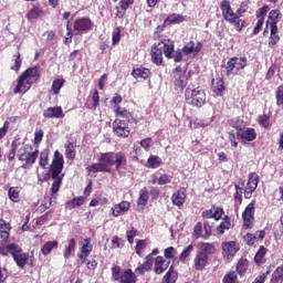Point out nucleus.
<instances>
[{"label": "nucleus", "instance_id": "25", "mask_svg": "<svg viewBox=\"0 0 283 283\" xmlns=\"http://www.w3.org/2000/svg\"><path fill=\"white\" fill-rule=\"evenodd\" d=\"M134 4V0H120L118 2L117 7V17L119 19H123L125 17V12H127V9Z\"/></svg>", "mask_w": 283, "mask_h": 283}, {"label": "nucleus", "instance_id": "12", "mask_svg": "<svg viewBox=\"0 0 283 283\" xmlns=\"http://www.w3.org/2000/svg\"><path fill=\"white\" fill-rule=\"evenodd\" d=\"M171 82L177 90H185V87H187V71L177 66L172 72Z\"/></svg>", "mask_w": 283, "mask_h": 283}, {"label": "nucleus", "instance_id": "35", "mask_svg": "<svg viewBox=\"0 0 283 283\" xmlns=\"http://www.w3.org/2000/svg\"><path fill=\"white\" fill-rule=\"evenodd\" d=\"M163 165V159L158 156H150L147 160L146 167L149 169H158Z\"/></svg>", "mask_w": 283, "mask_h": 283}, {"label": "nucleus", "instance_id": "1", "mask_svg": "<svg viewBox=\"0 0 283 283\" xmlns=\"http://www.w3.org/2000/svg\"><path fill=\"white\" fill-rule=\"evenodd\" d=\"M18 151V153H17ZM18 156V160L25 163L23 168L32 167L39 158V150L32 153V146L21 143L20 139H14L11 144V149L9 151V160H14V157Z\"/></svg>", "mask_w": 283, "mask_h": 283}, {"label": "nucleus", "instance_id": "15", "mask_svg": "<svg viewBox=\"0 0 283 283\" xmlns=\"http://www.w3.org/2000/svg\"><path fill=\"white\" fill-rule=\"evenodd\" d=\"M81 247V254L78 255L82 264H85L87 258H90V253H92V239L87 238L80 242Z\"/></svg>", "mask_w": 283, "mask_h": 283}, {"label": "nucleus", "instance_id": "46", "mask_svg": "<svg viewBox=\"0 0 283 283\" xmlns=\"http://www.w3.org/2000/svg\"><path fill=\"white\" fill-rule=\"evenodd\" d=\"M198 238H205L203 226L200 222H198L193 229V239L198 240Z\"/></svg>", "mask_w": 283, "mask_h": 283}, {"label": "nucleus", "instance_id": "44", "mask_svg": "<svg viewBox=\"0 0 283 283\" xmlns=\"http://www.w3.org/2000/svg\"><path fill=\"white\" fill-rule=\"evenodd\" d=\"M193 253V244H189L187 248L184 249L181 254L179 255L180 262H187V258Z\"/></svg>", "mask_w": 283, "mask_h": 283}, {"label": "nucleus", "instance_id": "40", "mask_svg": "<svg viewBox=\"0 0 283 283\" xmlns=\"http://www.w3.org/2000/svg\"><path fill=\"white\" fill-rule=\"evenodd\" d=\"M116 116H119V118H125L124 120H127L129 123V120H132V118H134L132 116V113H129L127 109L122 108V107H117L115 109Z\"/></svg>", "mask_w": 283, "mask_h": 283}, {"label": "nucleus", "instance_id": "11", "mask_svg": "<svg viewBox=\"0 0 283 283\" xmlns=\"http://www.w3.org/2000/svg\"><path fill=\"white\" fill-rule=\"evenodd\" d=\"M113 132L118 138H129L132 129L129 128V122L117 118L113 123Z\"/></svg>", "mask_w": 283, "mask_h": 283}, {"label": "nucleus", "instance_id": "18", "mask_svg": "<svg viewBox=\"0 0 283 283\" xmlns=\"http://www.w3.org/2000/svg\"><path fill=\"white\" fill-rule=\"evenodd\" d=\"M44 118H63V108L61 106L49 107L43 112Z\"/></svg>", "mask_w": 283, "mask_h": 283}, {"label": "nucleus", "instance_id": "32", "mask_svg": "<svg viewBox=\"0 0 283 283\" xmlns=\"http://www.w3.org/2000/svg\"><path fill=\"white\" fill-rule=\"evenodd\" d=\"M231 19L232 20H229L228 23L233 25L235 28L237 32H242V29L244 28V25H247V21L240 19V15H234Z\"/></svg>", "mask_w": 283, "mask_h": 283}, {"label": "nucleus", "instance_id": "30", "mask_svg": "<svg viewBox=\"0 0 283 283\" xmlns=\"http://www.w3.org/2000/svg\"><path fill=\"white\" fill-rule=\"evenodd\" d=\"M212 91L217 96H222V92H224V81H222V78H213Z\"/></svg>", "mask_w": 283, "mask_h": 283}, {"label": "nucleus", "instance_id": "53", "mask_svg": "<svg viewBox=\"0 0 283 283\" xmlns=\"http://www.w3.org/2000/svg\"><path fill=\"white\" fill-rule=\"evenodd\" d=\"M120 275H122L120 274V266H118V265L113 266L112 268V280L114 282H119Z\"/></svg>", "mask_w": 283, "mask_h": 283}, {"label": "nucleus", "instance_id": "50", "mask_svg": "<svg viewBox=\"0 0 283 283\" xmlns=\"http://www.w3.org/2000/svg\"><path fill=\"white\" fill-rule=\"evenodd\" d=\"M8 193L12 202H19V188L11 187Z\"/></svg>", "mask_w": 283, "mask_h": 283}, {"label": "nucleus", "instance_id": "64", "mask_svg": "<svg viewBox=\"0 0 283 283\" xmlns=\"http://www.w3.org/2000/svg\"><path fill=\"white\" fill-rule=\"evenodd\" d=\"M268 275H269V271L263 272V273L259 274L256 276V279L252 283H264V281L266 280Z\"/></svg>", "mask_w": 283, "mask_h": 283}, {"label": "nucleus", "instance_id": "51", "mask_svg": "<svg viewBox=\"0 0 283 283\" xmlns=\"http://www.w3.org/2000/svg\"><path fill=\"white\" fill-rule=\"evenodd\" d=\"M223 283H239L238 274L235 272H230L223 277Z\"/></svg>", "mask_w": 283, "mask_h": 283}, {"label": "nucleus", "instance_id": "9", "mask_svg": "<svg viewBox=\"0 0 283 283\" xmlns=\"http://www.w3.org/2000/svg\"><path fill=\"white\" fill-rule=\"evenodd\" d=\"M247 67V57H232L223 66L226 70V76H233Z\"/></svg>", "mask_w": 283, "mask_h": 283}, {"label": "nucleus", "instance_id": "13", "mask_svg": "<svg viewBox=\"0 0 283 283\" xmlns=\"http://www.w3.org/2000/svg\"><path fill=\"white\" fill-rule=\"evenodd\" d=\"M254 216H255V201H252L247 206L242 214L244 229H251L253 227V222L255 220Z\"/></svg>", "mask_w": 283, "mask_h": 283}, {"label": "nucleus", "instance_id": "49", "mask_svg": "<svg viewBox=\"0 0 283 283\" xmlns=\"http://www.w3.org/2000/svg\"><path fill=\"white\" fill-rule=\"evenodd\" d=\"M63 85H65V80H63V78L55 80L52 84L53 94H59V92H61V87H63Z\"/></svg>", "mask_w": 283, "mask_h": 283}, {"label": "nucleus", "instance_id": "58", "mask_svg": "<svg viewBox=\"0 0 283 283\" xmlns=\"http://www.w3.org/2000/svg\"><path fill=\"white\" fill-rule=\"evenodd\" d=\"M176 253V248L169 247L165 250L164 255L166 260H174V255Z\"/></svg>", "mask_w": 283, "mask_h": 283}, {"label": "nucleus", "instance_id": "38", "mask_svg": "<svg viewBox=\"0 0 283 283\" xmlns=\"http://www.w3.org/2000/svg\"><path fill=\"white\" fill-rule=\"evenodd\" d=\"M237 271L239 275H244L247 271H249V260L247 259H240L237 264Z\"/></svg>", "mask_w": 283, "mask_h": 283}, {"label": "nucleus", "instance_id": "56", "mask_svg": "<svg viewBox=\"0 0 283 283\" xmlns=\"http://www.w3.org/2000/svg\"><path fill=\"white\" fill-rule=\"evenodd\" d=\"M126 235L129 244H134V238L138 235V230H136L135 228H132L126 232Z\"/></svg>", "mask_w": 283, "mask_h": 283}, {"label": "nucleus", "instance_id": "22", "mask_svg": "<svg viewBox=\"0 0 283 283\" xmlns=\"http://www.w3.org/2000/svg\"><path fill=\"white\" fill-rule=\"evenodd\" d=\"M11 229L10 223L6 222L3 219H0V238L2 242H8Z\"/></svg>", "mask_w": 283, "mask_h": 283}, {"label": "nucleus", "instance_id": "4", "mask_svg": "<svg viewBox=\"0 0 283 283\" xmlns=\"http://www.w3.org/2000/svg\"><path fill=\"white\" fill-rule=\"evenodd\" d=\"M39 76H40L39 67L34 66V67L28 69L18 78V84L14 87L13 93L19 94V92H23V94H25V92H28V90H30V87H32V85H34V83L39 81Z\"/></svg>", "mask_w": 283, "mask_h": 283}, {"label": "nucleus", "instance_id": "27", "mask_svg": "<svg viewBox=\"0 0 283 283\" xmlns=\"http://www.w3.org/2000/svg\"><path fill=\"white\" fill-rule=\"evenodd\" d=\"M238 136H240L242 140H248V143H251V140H255L258 135L255 134V129L248 128L245 130H239Z\"/></svg>", "mask_w": 283, "mask_h": 283}, {"label": "nucleus", "instance_id": "63", "mask_svg": "<svg viewBox=\"0 0 283 283\" xmlns=\"http://www.w3.org/2000/svg\"><path fill=\"white\" fill-rule=\"evenodd\" d=\"M120 41V29L116 28L113 31V45H116Z\"/></svg>", "mask_w": 283, "mask_h": 283}, {"label": "nucleus", "instance_id": "8", "mask_svg": "<svg viewBox=\"0 0 283 283\" xmlns=\"http://www.w3.org/2000/svg\"><path fill=\"white\" fill-rule=\"evenodd\" d=\"M185 98L188 105L192 107H202L207 103V94L200 88H186Z\"/></svg>", "mask_w": 283, "mask_h": 283}, {"label": "nucleus", "instance_id": "3", "mask_svg": "<svg viewBox=\"0 0 283 283\" xmlns=\"http://www.w3.org/2000/svg\"><path fill=\"white\" fill-rule=\"evenodd\" d=\"M63 165H64V160H63V155L59 153V150L54 151V157H53V161L51 164V178L54 180V182L52 184V188H51V192L54 193H59V189H61V182H63Z\"/></svg>", "mask_w": 283, "mask_h": 283}, {"label": "nucleus", "instance_id": "23", "mask_svg": "<svg viewBox=\"0 0 283 283\" xmlns=\"http://www.w3.org/2000/svg\"><path fill=\"white\" fill-rule=\"evenodd\" d=\"M113 211V216H115V218H118V216H123V213H127V211H129V202L128 201H122L118 205H115L112 208Z\"/></svg>", "mask_w": 283, "mask_h": 283}, {"label": "nucleus", "instance_id": "42", "mask_svg": "<svg viewBox=\"0 0 283 283\" xmlns=\"http://www.w3.org/2000/svg\"><path fill=\"white\" fill-rule=\"evenodd\" d=\"M11 63H13L11 65V70L13 72H19V70H21V63H22L21 54L18 53V54L13 55Z\"/></svg>", "mask_w": 283, "mask_h": 283}, {"label": "nucleus", "instance_id": "52", "mask_svg": "<svg viewBox=\"0 0 283 283\" xmlns=\"http://www.w3.org/2000/svg\"><path fill=\"white\" fill-rule=\"evenodd\" d=\"M149 200V195L147 191L143 190L140 192L139 199H138V206L145 207L147 205V201Z\"/></svg>", "mask_w": 283, "mask_h": 283}, {"label": "nucleus", "instance_id": "61", "mask_svg": "<svg viewBox=\"0 0 283 283\" xmlns=\"http://www.w3.org/2000/svg\"><path fill=\"white\" fill-rule=\"evenodd\" d=\"M283 104V85L279 86L276 90V105Z\"/></svg>", "mask_w": 283, "mask_h": 283}, {"label": "nucleus", "instance_id": "5", "mask_svg": "<svg viewBox=\"0 0 283 283\" xmlns=\"http://www.w3.org/2000/svg\"><path fill=\"white\" fill-rule=\"evenodd\" d=\"M172 53L174 43L170 41L165 40L159 43H155L150 50L151 61L155 63V65H163V54H165L167 59H171Z\"/></svg>", "mask_w": 283, "mask_h": 283}, {"label": "nucleus", "instance_id": "20", "mask_svg": "<svg viewBox=\"0 0 283 283\" xmlns=\"http://www.w3.org/2000/svg\"><path fill=\"white\" fill-rule=\"evenodd\" d=\"M171 200L172 205L176 207H182L185 205V200H187V191L185 189H179L172 195Z\"/></svg>", "mask_w": 283, "mask_h": 283}, {"label": "nucleus", "instance_id": "37", "mask_svg": "<svg viewBox=\"0 0 283 283\" xmlns=\"http://www.w3.org/2000/svg\"><path fill=\"white\" fill-rule=\"evenodd\" d=\"M282 282H283V264L275 269L271 279V283H282Z\"/></svg>", "mask_w": 283, "mask_h": 283}, {"label": "nucleus", "instance_id": "16", "mask_svg": "<svg viewBox=\"0 0 283 283\" xmlns=\"http://www.w3.org/2000/svg\"><path fill=\"white\" fill-rule=\"evenodd\" d=\"M220 9L222 10V17L224 21H231L234 17L238 15L235 12H233L231 3H229L227 0L221 1Z\"/></svg>", "mask_w": 283, "mask_h": 283}, {"label": "nucleus", "instance_id": "31", "mask_svg": "<svg viewBox=\"0 0 283 283\" xmlns=\"http://www.w3.org/2000/svg\"><path fill=\"white\" fill-rule=\"evenodd\" d=\"M231 229V218L224 216L222 222L217 227V233L223 235L224 231Z\"/></svg>", "mask_w": 283, "mask_h": 283}, {"label": "nucleus", "instance_id": "55", "mask_svg": "<svg viewBox=\"0 0 283 283\" xmlns=\"http://www.w3.org/2000/svg\"><path fill=\"white\" fill-rule=\"evenodd\" d=\"M222 216H224L222 208H212V218H214V220H222Z\"/></svg>", "mask_w": 283, "mask_h": 283}, {"label": "nucleus", "instance_id": "48", "mask_svg": "<svg viewBox=\"0 0 283 283\" xmlns=\"http://www.w3.org/2000/svg\"><path fill=\"white\" fill-rule=\"evenodd\" d=\"M282 19V13L280 10H272L269 14V23H277Z\"/></svg>", "mask_w": 283, "mask_h": 283}, {"label": "nucleus", "instance_id": "24", "mask_svg": "<svg viewBox=\"0 0 283 283\" xmlns=\"http://www.w3.org/2000/svg\"><path fill=\"white\" fill-rule=\"evenodd\" d=\"M132 74L137 81H145V78H149V74L151 73L149 69L137 67L133 70Z\"/></svg>", "mask_w": 283, "mask_h": 283}, {"label": "nucleus", "instance_id": "29", "mask_svg": "<svg viewBox=\"0 0 283 283\" xmlns=\"http://www.w3.org/2000/svg\"><path fill=\"white\" fill-rule=\"evenodd\" d=\"M90 174H98V171H106L109 172L111 169L107 168V165L104 161H99L97 164H93L87 167Z\"/></svg>", "mask_w": 283, "mask_h": 283}, {"label": "nucleus", "instance_id": "34", "mask_svg": "<svg viewBox=\"0 0 283 283\" xmlns=\"http://www.w3.org/2000/svg\"><path fill=\"white\" fill-rule=\"evenodd\" d=\"M270 25V32H271V41L275 43L276 41H280V36L275 35L277 34V22H269L266 21V30H269Z\"/></svg>", "mask_w": 283, "mask_h": 283}, {"label": "nucleus", "instance_id": "54", "mask_svg": "<svg viewBox=\"0 0 283 283\" xmlns=\"http://www.w3.org/2000/svg\"><path fill=\"white\" fill-rule=\"evenodd\" d=\"M41 9L39 8H33L30 12H29V21H36V19H39V17H41Z\"/></svg>", "mask_w": 283, "mask_h": 283}, {"label": "nucleus", "instance_id": "45", "mask_svg": "<svg viewBox=\"0 0 283 283\" xmlns=\"http://www.w3.org/2000/svg\"><path fill=\"white\" fill-rule=\"evenodd\" d=\"M185 17L178 13H172L166 19V23H182Z\"/></svg>", "mask_w": 283, "mask_h": 283}, {"label": "nucleus", "instance_id": "21", "mask_svg": "<svg viewBox=\"0 0 283 283\" xmlns=\"http://www.w3.org/2000/svg\"><path fill=\"white\" fill-rule=\"evenodd\" d=\"M167 269H169V262L166 263L165 258L157 256L155 259V273H157V275H163Z\"/></svg>", "mask_w": 283, "mask_h": 283}, {"label": "nucleus", "instance_id": "41", "mask_svg": "<svg viewBox=\"0 0 283 283\" xmlns=\"http://www.w3.org/2000/svg\"><path fill=\"white\" fill-rule=\"evenodd\" d=\"M264 255H266V248H264V245H261L255 253L254 262L256 264H262V262H264Z\"/></svg>", "mask_w": 283, "mask_h": 283}, {"label": "nucleus", "instance_id": "7", "mask_svg": "<svg viewBox=\"0 0 283 283\" xmlns=\"http://www.w3.org/2000/svg\"><path fill=\"white\" fill-rule=\"evenodd\" d=\"M99 163H104L107 169L115 166L118 170L123 165L127 164V159L123 153H102L99 156Z\"/></svg>", "mask_w": 283, "mask_h": 283}, {"label": "nucleus", "instance_id": "26", "mask_svg": "<svg viewBox=\"0 0 283 283\" xmlns=\"http://www.w3.org/2000/svg\"><path fill=\"white\" fill-rule=\"evenodd\" d=\"M76 251V240L69 239L65 244L64 258L65 260H70L72 254Z\"/></svg>", "mask_w": 283, "mask_h": 283}, {"label": "nucleus", "instance_id": "33", "mask_svg": "<svg viewBox=\"0 0 283 283\" xmlns=\"http://www.w3.org/2000/svg\"><path fill=\"white\" fill-rule=\"evenodd\" d=\"M120 283H136V274L132 270H126L122 273Z\"/></svg>", "mask_w": 283, "mask_h": 283}, {"label": "nucleus", "instance_id": "43", "mask_svg": "<svg viewBox=\"0 0 283 283\" xmlns=\"http://www.w3.org/2000/svg\"><path fill=\"white\" fill-rule=\"evenodd\" d=\"M176 277H178V275L176 274V271H174V266H170L167 274L164 276V281L166 283H175Z\"/></svg>", "mask_w": 283, "mask_h": 283}, {"label": "nucleus", "instance_id": "59", "mask_svg": "<svg viewBox=\"0 0 283 283\" xmlns=\"http://www.w3.org/2000/svg\"><path fill=\"white\" fill-rule=\"evenodd\" d=\"M48 151H42L40 154V166H42L43 169H45V167H48Z\"/></svg>", "mask_w": 283, "mask_h": 283}, {"label": "nucleus", "instance_id": "39", "mask_svg": "<svg viewBox=\"0 0 283 283\" xmlns=\"http://www.w3.org/2000/svg\"><path fill=\"white\" fill-rule=\"evenodd\" d=\"M65 158H67L69 160H74V158H76V149L74 144L69 143L67 145H65Z\"/></svg>", "mask_w": 283, "mask_h": 283}, {"label": "nucleus", "instance_id": "28", "mask_svg": "<svg viewBox=\"0 0 283 283\" xmlns=\"http://www.w3.org/2000/svg\"><path fill=\"white\" fill-rule=\"evenodd\" d=\"M202 50V46L200 44H197L193 41L188 42L184 49V54H198Z\"/></svg>", "mask_w": 283, "mask_h": 283}, {"label": "nucleus", "instance_id": "60", "mask_svg": "<svg viewBox=\"0 0 283 283\" xmlns=\"http://www.w3.org/2000/svg\"><path fill=\"white\" fill-rule=\"evenodd\" d=\"M266 12H269V6H263L256 11L258 19H264L266 17Z\"/></svg>", "mask_w": 283, "mask_h": 283}, {"label": "nucleus", "instance_id": "47", "mask_svg": "<svg viewBox=\"0 0 283 283\" xmlns=\"http://www.w3.org/2000/svg\"><path fill=\"white\" fill-rule=\"evenodd\" d=\"M83 202H85L84 197L74 198L72 201H69L66 203V208L74 209L75 207H81V205H83Z\"/></svg>", "mask_w": 283, "mask_h": 283}, {"label": "nucleus", "instance_id": "10", "mask_svg": "<svg viewBox=\"0 0 283 283\" xmlns=\"http://www.w3.org/2000/svg\"><path fill=\"white\" fill-rule=\"evenodd\" d=\"M222 255L226 262H231L235 258V253L240 251V243L235 241H226L221 243Z\"/></svg>", "mask_w": 283, "mask_h": 283}, {"label": "nucleus", "instance_id": "57", "mask_svg": "<svg viewBox=\"0 0 283 283\" xmlns=\"http://www.w3.org/2000/svg\"><path fill=\"white\" fill-rule=\"evenodd\" d=\"M243 240L249 247H253L255 244V235H253L252 233H247L243 237Z\"/></svg>", "mask_w": 283, "mask_h": 283}, {"label": "nucleus", "instance_id": "2", "mask_svg": "<svg viewBox=\"0 0 283 283\" xmlns=\"http://www.w3.org/2000/svg\"><path fill=\"white\" fill-rule=\"evenodd\" d=\"M10 253L12 255L14 262L20 269H23L25 264H28V260L30 255L24 253L23 249L19 247L17 243H10L7 241L0 242V254L7 256Z\"/></svg>", "mask_w": 283, "mask_h": 283}, {"label": "nucleus", "instance_id": "19", "mask_svg": "<svg viewBox=\"0 0 283 283\" xmlns=\"http://www.w3.org/2000/svg\"><path fill=\"white\" fill-rule=\"evenodd\" d=\"M151 266H154V256L151 254H148L146 256V261L136 268L135 273L137 275H143L144 273H147V271H151Z\"/></svg>", "mask_w": 283, "mask_h": 283}, {"label": "nucleus", "instance_id": "14", "mask_svg": "<svg viewBox=\"0 0 283 283\" xmlns=\"http://www.w3.org/2000/svg\"><path fill=\"white\" fill-rule=\"evenodd\" d=\"M259 176L255 172L249 175V180L244 190V198L249 199L253 196V191L258 189Z\"/></svg>", "mask_w": 283, "mask_h": 283}, {"label": "nucleus", "instance_id": "36", "mask_svg": "<svg viewBox=\"0 0 283 283\" xmlns=\"http://www.w3.org/2000/svg\"><path fill=\"white\" fill-rule=\"evenodd\" d=\"M57 247L59 241H49L42 247L41 253L43 255H50V253H52V249H56Z\"/></svg>", "mask_w": 283, "mask_h": 283}, {"label": "nucleus", "instance_id": "62", "mask_svg": "<svg viewBox=\"0 0 283 283\" xmlns=\"http://www.w3.org/2000/svg\"><path fill=\"white\" fill-rule=\"evenodd\" d=\"M171 176L169 175H161L158 178V185H169V182H171Z\"/></svg>", "mask_w": 283, "mask_h": 283}, {"label": "nucleus", "instance_id": "17", "mask_svg": "<svg viewBox=\"0 0 283 283\" xmlns=\"http://www.w3.org/2000/svg\"><path fill=\"white\" fill-rule=\"evenodd\" d=\"M74 30L76 32H88V30H92V21L87 18L77 19L74 23Z\"/></svg>", "mask_w": 283, "mask_h": 283}, {"label": "nucleus", "instance_id": "6", "mask_svg": "<svg viewBox=\"0 0 283 283\" xmlns=\"http://www.w3.org/2000/svg\"><path fill=\"white\" fill-rule=\"evenodd\" d=\"M216 248L210 243H200L199 251L193 259V268L196 271H203L209 264V255H213Z\"/></svg>", "mask_w": 283, "mask_h": 283}]
</instances>
